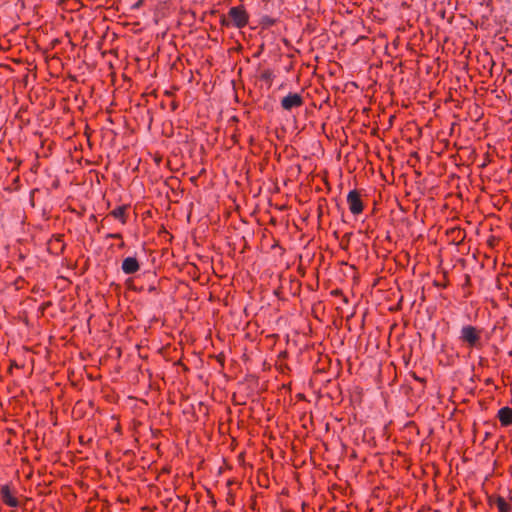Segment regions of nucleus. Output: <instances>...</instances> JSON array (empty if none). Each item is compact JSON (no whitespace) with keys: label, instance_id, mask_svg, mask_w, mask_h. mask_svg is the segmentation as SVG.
Masks as SVG:
<instances>
[{"label":"nucleus","instance_id":"obj_8","mask_svg":"<svg viewBox=\"0 0 512 512\" xmlns=\"http://www.w3.org/2000/svg\"><path fill=\"white\" fill-rule=\"evenodd\" d=\"M495 504H496L499 512H510L511 511V506L501 496H497L495 498Z\"/></svg>","mask_w":512,"mask_h":512},{"label":"nucleus","instance_id":"obj_5","mask_svg":"<svg viewBox=\"0 0 512 512\" xmlns=\"http://www.w3.org/2000/svg\"><path fill=\"white\" fill-rule=\"evenodd\" d=\"M121 269L125 274H134L139 271L140 264L135 257H126L122 261Z\"/></svg>","mask_w":512,"mask_h":512},{"label":"nucleus","instance_id":"obj_2","mask_svg":"<svg viewBox=\"0 0 512 512\" xmlns=\"http://www.w3.org/2000/svg\"><path fill=\"white\" fill-rule=\"evenodd\" d=\"M228 15L232 25L237 28H243L248 23V14L242 6L231 7Z\"/></svg>","mask_w":512,"mask_h":512},{"label":"nucleus","instance_id":"obj_3","mask_svg":"<svg viewBox=\"0 0 512 512\" xmlns=\"http://www.w3.org/2000/svg\"><path fill=\"white\" fill-rule=\"evenodd\" d=\"M347 203L349 210L352 214L358 215L363 211V203L359 193L356 190H351L347 195Z\"/></svg>","mask_w":512,"mask_h":512},{"label":"nucleus","instance_id":"obj_10","mask_svg":"<svg viewBox=\"0 0 512 512\" xmlns=\"http://www.w3.org/2000/svg\"><path fill=\"white\" fill-rule=\"evenodd\" d=\"M220 24L224 27H229L230 25H232L229 15L228 16L222 15L220 17Z\"/></svg>","mask_w":512,"mask_h":512},{"label":"nucleus","instance_id":"obj_4","mask_svg":"<svg viewBox=\"0 0 512 512\" xmlns=\"http://www.w3.org/2000/svg\"><path fill=\"white\" fill-rule=\"evenodd\" d=\"M303 104V98L298 93H289L281 100V106L285 110H292L293 108L300 107Z\"/></svg>","mask_w":512,"mask_h":512},{"label":"nucleus","instance_id":"obj_1","mask_svg":"<svg viewBox=\"0 0 512 512\" xmlns=\"http://www.w3.org/2000/svg\"><path fill=\"white\" fill-rule=\"evenodd\" d=\"M481 330L472 325H464L460 331V340L469 348H479L481 346Z\"/></svg>","mask_w":512,"mask_h":512},{"label":"nucleus","instance_id":"obj_9","mask_svg":"<svg viewBox=\"0 0 512 512\" xmlns=\"http://www.w3.org/2000/svg\"><path fill=\"white\" fill-rule=\"evenodd\" d=\"M112 216L119 219L123 224L126 223L125 207L119 206L111 212Z\"/></svg>","mask_w":512,"mask_h":512},{"label":"nucleus","instance_id":"obj_6","mask_svg":"<svg viewBox=\"0 0 512 512\" xmlns=\"http://www.w3.org/2000/svg\"><path fill=\"white\" fill-rule=\"evenodd\" d=\"M0 496L2 501L9 507L17 508L19 506V501L11 493V490L8 485H4L1 487Z\"/></svg>","mask_w":512,"mask_h":512},{"label":"nucleus","instance_id":"obj_7","mask_svg":"<svg viewBox=\"0 0 512 512\" xmlns=\"http://www.w3.org/2000/svg\"><path fill=\"white\" fill-rule=\"evenodd\" d=\"M497 417L502 426H510L512 424V409L508 406L500 408Z\"/></svg>","mask_w":512,"mask_h":512},{"label":"nucleus","instance_id":"obj_11","mask_svg":"<svg viewBox=\"0 0 512 512\" xmlns=\"http://www.w3.org/2000/svg\"><path fill=\"white\" fill-rule=\"evenodd\" d=\"M108 237L113 238V239H121L122 235L119 233H113V234H109Z\"/></svg>","mask_w":512,"mask_h":512}]
</instances>
